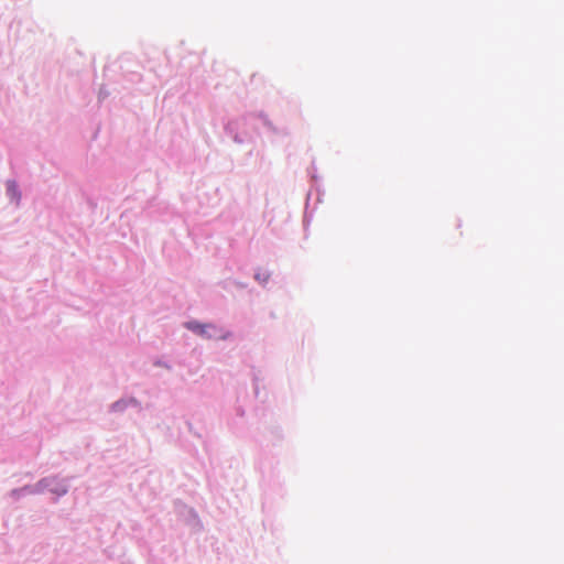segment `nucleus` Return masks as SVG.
Returning a JSON list of instances; mask_svg holds the SVG:
<instances>
[{
    "instance_id": "obj_1",
    "label": "nucleus",
    "mask_w": 564,
    "mask_h": 564,
    "mask_svg": "<svg viewBox=\"0 0 564 564\" xmlns=\"http://www.w3.org/2000/svg\"><path fill=\"white\" fill-rule=\"evenodd\" d=\"M186 327L194 333L206 337V338H227L228 333H224L221 329H218L215 325L212 324H200L198 322H188L186 323Z\"/></svg>"
},
{
    "instance_id": "obj_2",
    "label": "nucleus",
    "mask_w": 564,
    "mask_h": 564,
    "mask_svg": "<svg viewBox=\"0 0 564 564\" xmlns=\"http://www.w3.org/2000/svg\"><path fill=\"white\" fill-rule=\"evenodd\" d=\"M8 191L15 196L17 195V186L13 182L8 183Z\"/></svg>"
}]
</instances>
